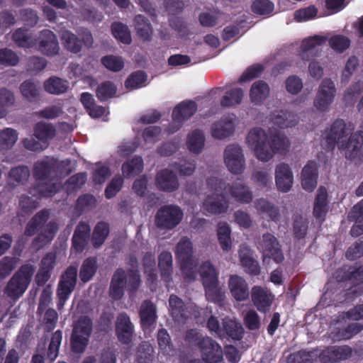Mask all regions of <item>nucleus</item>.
Listing matches in <instances>:
<instances>
[{
  "instance_id": "nucleus-18",
  "label": "nucleus",
  "mask_w": 363,
  "mask_h": 363,
  "mask_svg": "<svg viewBox=\"0 0 363 363\" xmlns=\"http://www.w3.org/2000/svg\"><path fill=\"white\" fill-rule=\"evenodd\" d=\"M259 248L263 255V262L269 264L272 259L276 263H279L284 259V255L279 247V245L276 238L272 234L267 233L263 235L262 241L259 245Z\"/></svg>"
},
{
  "instance_id": "nucleus-24",
  "label": "nucleus",
  "mask_w": 363,
  "mask_h": 363,
  "mask_svg": "<svg viewBox=\"0 0 363 363\" xmlns=\"http://www.w3.org/2000/svg\"><path fill=\"white\" fill-rule=\"evenodd\" d=\"M326 37L314 35L302 41L300 47V57L305 61L318 55L319 48L326 42Z\"/></svg>"
},
{
  "instance_id": "nucleus-45",
  "label": "nucleus",
  "mask_w": 363,
  "mask_h": 363,
  "mask_svg": "<svg viewBox=\"0 0 363 363\" xmlns=\"http://www.w3.org/2000/svg\"><path fill=\"white\" fill-rule=\"evenodd\" d=\"M269 147L272 150V158L276 153H286L290 147L289 139L281 135L270 136Z\"/></svg>"
},
{
  "instance_id": "nucleus-25",
  "label": "nucleus",
  "mask_w": 363,
  "mask_h": 363,
  "mask_svg": "<svg viewBox=\"0 0 363 363\" xmlns=\"http://www.w3.org/2000/svg\"><path fill=\"white\" fill-rule=\"evenodd\" d=\"M341 320H338L330 327L331 338L335 341L350 339L363 329V325L359 323H353L345 328H341Z\"/></svg>"
},
{
  "instance_id": "nucleus-56",
  "label": "nucleus",
  "mask_w": 363,
  "mask_h": 363,
  "mask_svg": "<svg viewBox=\"0 0 363 363\" xmlns=\"http://www.w3.org/2000/svg\"><path fill=\"white\" fill-rule=\"evenodd\" d=\"M112 33L116 38L125 44L131 42V36L128 27L121 23H114L112 25Z\"/></svg>"
},
{
  "instance_id": "nucleus-13",
  "label": "nucleus",
  "mask_w": 363,
  "mask_h": 363,
  "mask_svg": "<svg viewBox=\"0 0 363 363\" xmlns=\"http://www.w3.org/2000/svg\"><path fill=\"white\" fill-rule=\"evenodd\" d=\"M336 94V88L334 82L330 79H325L318 86L315 97L313 100V106L321 113L329 111Z\"/></svg>"
},
{
  "instance_id": "nucleus-26",
  "label": "nucleus",
  "mask_w": 363,
  "mask_h": 363,
  "mask_svg": "<svg viewBox=\"0 0 363 363\" xmlns=\"http://www.w3.org/2000/svg\"><path fill=\"white\" fill-rule=\"evenodd\" d=\"M155 183L160 190L164 191H175L179 186L178 179L173 173L172 167L159 172L155 178Z\"/></svg>"
},
{
  "instance_id": "nucleus-2",
  "label": "nucleus",
  "mask_w": 363,
  "mask_h": 363,
  "mask_svg": "<svg viewBox=\"0 0 363 363\" xmlns=\"http://www.w3.org/2000/svg\"><path fill=\"white\" fill-rule=\"evenodd\" d=\"M351 130L346 128L342 120H337L332 125L328 133H325L328 147L332 148L335 143L340 145V148L345 149V157L352 158L357 154L363 143V121L358 135H354L348 139Z\"/></svg>"
},
{
  "instance_id": "nucleus-21",
  "label": "nucleus",
  "mask_w": 363,
  "mask_h": 363,
  "mask_svg": "<svg viewBox=\"0 0 363 363\" xmlns=\"http://www.w3.org/2000/svg\"><path fill=\"white\" fill-rule=\"evenodd\" d=\"M38 50L48 56L58 53L60 47L56 35L50 30H42L38 38Z\"/></svg>"
},
{
  "instance_id": "nucleus-7",
  "label": "nucleus",
  "mask_w": 363,
  "mask_h": 363,
  "mask_svg": "<svg viewBox=\"0 0 363 363\" xmlns=\"http://www.w3.org/2000/svg\"><path fill=\"white\" fill-rule=\"evenodd\" d=\"M140 284V276L135 269L125 272L120 269L113 274L110 286V295L116 300L120 299L123 295L125 288L129 291L135 290Z\"/></svg>"
},
{
  "instance_id": "nucleus-39",
  "label": "nucleus",
  "mask_w": 363,
  "mask_h": 363,
  "mask_svg": "<svg viewBox=\"0 0 363 363\" xmlns=\"http://www.w3.org/2000/svg\"><path fill=\"white\" fill-rule=\"evenodd\" d=\"M18 140V133L11 128L0 130V150H9Z\"/></svg>"
},
{
  "instance_id": "nucleus-49",
  "label": "nucleus",
  "mask_w": 363,
  "mask_h": 363,
  "mask_svg": "<svg viewBox=\"0 0 363 363\" xmlns=\"http://www.w3.org/2000/svg\"><path fill=\"white\" fill-rule=\"evenodd\" d=\"M109 233V226L105 222H99L94 228L92 235V242L95 247H100Z\"/></svg>"
},
{
  "instance_id": "nucleus-3",
  "label": "nucleus",
  "mask_w": 363,
  "mask_h": 363,
  "mask_svg": "<svg viewBox=\"0 0 363 363\" xmlns=\"http://www.w3.org/2000/svg\"><path fill=\"white\" fill-rule=\"evenodd\" d=\"M206 185L210 191L201 206V211L206 215L221 214L228 208V201L225 199L226 183L223 179L210 177L206 179Z\"/></svg>"
},
{
  "instance_id": "nucleus-9",
  "label": "nucleus",
  "mask_w": 363,
  "mask_h": 363,
  "mask_svg": "<svg viewBox=\"0 0 363 363\" xmlns=\"http://www.w3.org/2000/svg\"><path fill=\"white\" fill-rule=\"evenodd\" d=\"M192 243L187 238H183L177 246L176 255L181 264V269L187 281L195 279V261L192 257Z\"/></svg>"
},
{
  "instance_id": "nucleus-64",
  "label": "nucleus",
  "mask_w": 363,
  "mask_h": 363,
  "mask_svg": "<svg viewBox=\"0 0 363 363\" xmlns=\"http://www.w3.org/2000/svg\"><path fill=\"white\" fill-rule=\"evenodd\" d=\"M18 62L19 57L14 51L8 48L0 50V64L6 66H15Z\"/></svg>"
},
{
  "instance_id": "nucleus-42",
  "label": "nucleus",
  "mask_w": 363,
  "mask_h": 363,
  "mask_svg": "<svg viewBox=\"0 0 363 363\" xmlns=\"http://www.w3.org/2000/svg\"><path fill=\"white\" fill-rule=\"evenodd\" d=\"M272 121L274 125L280 128L294 127L298 123L295 115L283 111L274 113Z\"/></svg>"
},
{
  "instance_id": "nucleus-63",
  "label": "nucleus",
  "mask_w": 363,
  "mask_h": 363,
  "mask_svg": "<svg viewBox=\"0 0 363 363\" xmlns=\"http://www.w3.org/2000/svg\"><path fill=\"white\" fill-rule=\"evenodd\" d=\"M116 92V86L110 82H106L99 86L96 94L99 99L104 101L113 96Z\"/></svg>"
},
{
  "instance_id": "nucleus-1",
  "label": "nucleus",
  "mask_w": 363,
  "mask_h": 363,
  "mask_svg": "<svg viewBox=\"0 0 363 363\" xmlns=\"http://www.w3.org/2000/svg\"><path fill=\"white\" fill-rule=\"evenodd\" d=\"M70 164L69 160L58 161L49 157L36 162L33 167V176L39 184L30 192L32 198L27 196L20 197L19 207L21 210L28 213L38 206V201L41 197H49L55 194L60 187L58 179L70 173Z\"/></svg>"
},
{
  "instance_id": "nucleus-4",
  "label": "nucleus",
  "mask_w": 363,
  "mask_h": 363,
  "mask_svg": "<svg viewBox=\"0 0 363 363\" xmlns=\"http://www.w3.org/2000/svg\"><path fill=\"white\" fill-rule=\"evenodd\" d=\"M48 210H42L38 212L27 224L25 235H33L36 231L40 230L38 236L34 240L33 245L40 249L49 243L57 230V225L55 222H49L45 224L49 218Z\"/></svg>"
},
{
  "instance_id": "nucleus-12",
  "label": "nucleus",
  "mask_w": 363,
  "mask_h": 363,
  "mask_svg": "<svg viewBox=\"0 0 363 363\" xmlns=\"http://www.w3.org/2000/svg\"><path fill=\"white\" fill-rule=\"evenodd\" d=\"M223 162L232 174H242L245 169V159L242 147L236 144L226 146L223 152Z\"/></svg>"
},
{
  "instance_id": "nucleus-15",
  "label": "nucleus",
  "mask_w": 363,
  "mask_h": 363,
  "mask_svg": "<svg viewBox=\"0 0 363 363\" xmlns=\"http://www.w3.org/2000/svg\"><path fill=\"white\" fill-rule=\"evenodd\" d=\"M197 111V105L193 101H184L179 103L173 110L172 123L167 130L171 134L178 130L183 123L192 116Z\"/></svg>"
},
{
  "instance_id": "nucleus-37",
  "label": "nucleus",
  "mask_w": 363,
  "mask_h": 363,
  "mask_svg": "<svg viewBox=\"0 0 363 363\" xmlns=\"http://www.w3.org/2000/svg\"><path fill=\"white\" fill-rule=\"evenodd\" d=\"M223 337L221 338H231L240 340L242 337L243 328L241 324L235 320L223 319Z\"/></svg>"
},
{
  "instance_id": "nucleus-27",
  "label": "nucleus",
  "mask_w": 363,
  "mask_h": 363,
  "mask_svg": "<svg viewBox=\"0 0 363 363\" xmlns=\"http://www.w3.org/2000/svg\"><path fill=\"white\" fill-rule=\"evenodd\" d=\"M228 287L233 298L238 301H243L249 296V287L246 281L238 275L230 276Z\"/></svg>"
},
{
  "instance_id": "nucleus-43",
  "label": "nucleus",
  "mask_w": 363,
  "mask_h": 363,
  "mask_svg": "<svg viewBox=\"0 0 363 363\" xmlns=\"http://www.w3.org/2000/svg\"><path fill=\"white\" fill-rule=\"evenodd\" d=\"M69 87V83L60 78L52 77L44 83L45 90L51 94H60L65 92Z\"/></svg>"
},
{
  "instance_id": "nucleus-10",
  "label": "nucleus",
  "mask_w": 363,
  "mask_h": 363,
  "mask_svg": "<svg viewBox=\"0 0 363 363\" xmlns=\"http://www.w3.org/2000/svg\"><path fill=\"white\" fill-rule=\"evenodd\" d=\"M92 331V322L88 317L84 316L74 323L71 337L72 350L75 353H82L89 340Z\"/></svg>"
},
{
  "instance_id": "nucleus-16",
  "label": "nucleus",
  "mask_w": 363,
  "mask_h": 363,
  "mask_svg": "<svg viewBox=\"0 0 363 363\" xmlns=\"http://www.w3.org/2000/svg\"><path fill=\"white\" fill-rule=\"evenodd\" d=\"M183 218V212L179 207L167 205L162 207L156 216L157 225L162 228L172 229L176 227Z\"/></svg>"
},
{
  "instance_id": "nucleus-19",
  "label": "nucleus",
  "mask_w": 363,
  "mask_h": 363,
  "mask_svg": "<svg viewBox=\"0 0 363 363\" xmlns=\"http://www.w3.org/2000/svg\"><path fill=\"white\" fill-rule=\"evenodd\" d=\"M274 299V295L269 289L255 286L251 289V300L255 307L261 313L269 311Z\"/></svg>"
},
{
  "instance_id": "nucleus-14",
  "label": "nucleus",
  "mask_w": 363,
  "mask_h": 363,
  "mask_svg": "<svg viewBox=\"0 0 363 363\" xmlns=\"http://www.w3.org/2000/svg\"><path fill=\"white\" fill-rule=\"evenodd\" d=\"M77 277V268L76 267H69L61 276L57 286V296L59 301L57 303L58 309H61L70 294L74 291Z\"/></svg>"
},
{
  "instance_id": "nucleus-29",
  "label": "nucleus",
  "mask_w": 363,
  "mask_h": 363,
  "mask_svg": "<svg viewBox=\"0 0 363 363\" xmlns=\"http://www.w3.org/2000/svg\"><path fill=\"white\" fill-rule=\"evenodd\" d=\"M317 165L314 162H309L303 167L301 173V185L308 191H312L317 184Z\"/></svg>"
},
{
  "instance_id": "nucleus-36",
  "label": "nucleus",
  "mask_w": 363,
  "mask_h": 363,
  "mask_svg": "<svg viewBox=\"0 0 363 363\" xmlns=\"http://www.w3.org/2000/svg\"><path fill=\"white\" fill-rule=\"evenodd\" d=\"M30 176V170L26 166H18L12 168L8 177V184L16 186L26 182Z\"/></svg>"
},
{
  "instance_id": "nucleus-59",
  "label": "nucleus",
  "mask_w": 363,
  "mask_h": 363,
  "mask_svg": "<svg viewBox=\"0 0 363 363\" xmlns=\"http://www.w3.org/2000/svg\"><path fill=\"white\" fill-rule=\"evenodd\" d=\"M102 64L109 70L118 72L124 66V62L122 57L114 55H107L101 59Z\"/></svg>"
},
{
  "instance_id": "nucleus-34",
  "label": "nucleus",
  "mask_w": 363,
  "mask_h": 363,
  "mask_svg": "<svg viewBox=\"0 0 363 363\" xmlns=\"http://www.w3.org/2000/svg\"><path fill=\"white\" fill-rule=\"evenodd\" d=\"M186 147L194 154L201 152L205 145V136L201 130H194L187 135Z\"/></svg>"
},
{
  "instance_id": "nucleus-46",
  "label": "nucleus",
  "mask_w": 363,
  "mask_h": 363,
  "mask_svg": "<svg viewBox=\"0 0 363 363\" xmlns=\"http://www.w3.org/2000/svg\"><path fill=\"white\" fill-rule=\"evenodd\" d=\"M12 39L18 46L23 48H30L33 47L36 43L30 34L23 28L17 29L12 35Z\"/></svg>"
},
{
  "instance_id": "nucleus-60",
  "label": "nucleus",
  "mask_w": 363,
  "mask_h": 363,
  "mask_svg": "<svg viewBox=\"0 0 363 363\" xmlns=\"http://www.w3.org/2000/svg\"><path fill=\"white\" fill-rule=\"evenodd\" d=\"M254 13L259 15H269L274 10V4L269 0H256L252 5Z\"/></svg>"
},
{
  "instance_id": "nucleus-28",
  "label": "nucleus",
  "mask_w": 363,
  "mask_h": 363,
  "mask_svg": "<svg viewBox=\"0 0 363 363\" xmlns=\"http://www.w3.org/2000/svg\"><path fill=\"white\" fill-rule=\"evenodd\" d=\"M133 333V325L129 317L124 314H120L117 318L116 334L120 342L128 344L130 342Z\"/></svg>"
},
{
  "instance_id": "nucleus-57",
  "label": "nucleus",
  "mask_w": 363,
  "mask_h": 363,
  "mask_svg": "<svg viewBox=\"0 0 363 363\" xmlns=\"http://www.w3.org/2000/svg\"><path fill=\"white\" fill-rule=\"evenodd\" d=\"M20 91L29 101H34L39 95V87L31 81L24 82L20 86Z\"/></svg>"
},
{
  "instance_id": "nucleus-5",
  "label": "nucleus",
  "mask_w": 363,
  "mask_h": 363,
  "mask_svg": "<svg viewBox=\"0 0 363 363\" xmlns=\"http://www.w3.org/2000/svg\"><path fill=\"white\" fill-rule=\"evenodd\" d=\"M34 269L30 264L23 265L7 283L4 289L6 296L13 301L22 296L29 286Z\"/></svg>"
},
{
  "instance_id": "nucleus-6",
  "label": "nucleus",
  "mask_w": 363,
  "mask_h": 363,
  "mask_svg": "<svg viewBox=\"0 0 363 363\" xmlns=\"http://www.w3.org/2000/svg\"><path fill=\"white\" fill-rule=\"evenodd\" d=\"M270 135L259 127L251 128L246 137V143L253 150L256 158L262 162H268L272 159V150L269 147Z\"/></svg>"
},
{
  "instance_id": "nucleus-23",
  "label": "nucleus",
  "mask_w": 363,
  "mask_h": 363,
  "mask_svg": "<svg viewBox=\"0 0 363 363\" xmlns=\"http://www.w3.org/2000/svg\"><path fill=\"white\" fill-rule=\"evenodd\" d=\"M225 195L229 194L235 201L248 203L252 199V193L241 179H236L232 185H226Z\"/></svg>"
},
{
  "instance_id": "nucleus-55",
  "label": "nucleus",
  "mask_w": 363,
  "mask_h": 363,
  "mask_svg": "<svg viewBox=\"0 0 363 363\" xmlns=\"http://www.w3.org/2000/svg\"><path fill=\"white\" fill-rule=\"evenodd\" d=\"M157 341L161 352L167 355H172L173 345L170 343V337L167 332L162 329L158 332Z\"/></svg>"
},
{
  "instance_id": "nucleus-53",
  "label": "nucleus",
  "mask_w": 363,
  "mask_h": 363,
  "mask_svg": "<svg viewBox=\"0 0 363 363\" xmlns=\"http://www.w3.org/2000/svg\"><path fill=\"white\" fill-rule=\"evenodd\" d=\"M147 80V75L142 71L135 72L131 74L125 82V86L133 90L140 88Z\"/></svg>"
},
{
  "instance_id": "nucleus-47",
  "label": "nucleus",
  "mask_w": 363,
  "mask_h": 363,
  "mask_svg": "<svg viewBox=\"0 0 363 363\" xmlns=\"http://www.w3.org/2000/svg\"><path fill=\"white\" fill-rule=\"evenodd\" d=\"M230 228L226 223H220L218 226L217 235L220 245L223 250L228 251L232 246Z\"/></svg>"
},
{
  "instance_id": "nucleus-38",
  "label": "nucleus",
  "mask_w": 363,
  "mask_h": 363,
  "mask_svg": "<svg viewBox=\"0 0 363 363\" xmlns=\"http://www.w3.org/2000/svg\"><path fill=\"white\" fill-rule=\"evenodd\" d=\"M142 326L148 328L156 320V308L155 306L150 301H144L140 307V311Z\"/></svg>"
},
{
  "instance_id": "nucleus-51",
  "label": "nucleus",
  "mask_w": 363,
  "mask_h": 363,
  "mask_svg": "<svg viewBox=\"0 0 363 363\" xmlns=\"http://www.w3.org/2000/svg\"><path fill=\"white\" fill-rule=\"evenodd\" d=\"M62 41L67 50L74 53L81 50V43L77 36L69 30H62L60 35Z\"/></svg>"
},
{
  "instance_id": "nucleus-44",
  "label": "nucleus",
  "mask_w": 363,
  "mask_h": 363,
  "mask_svg": "<svg viewBox=\"0 0 363 363\" xmlns=\"http://www.w3.org/2000/svg\"><path fill=\"white\" fill-rule=\"evenodd\" d=\"M256 209L263 217L269 218L272 220H277L279 217L278 209L272 205L268 201L260 199L255 202Z\"/></svg>"
},
{
  "instance_id": "nucleus-50",
  "label": "nucleus",
  "mask_w": 363,
  "mask_h": 363,
  "mask_svg": "<svg viewBox=\"0 0 363 363\" xmlns=\"http://www.w3.org/2000/svg\"><path fill=\"white\" fill-rule=\"evenodd\" d=\"M159 267L161 275L165 281L169 279L172 272V257L170 252H163L159 256Z\"/></svg>"
},
{
  "instance_id": "nucleus-32",
  "label": "nucleus",
  "mask_w": 363,
  "mask_h": 363,
  "mask_svg": "<svg viewBox=\"0 0 363 363\" xmlns=\"http://www.w3.org/2000/svg\"><path fill=\"white\" fill-rule=\"evenodd\" d=\"M328 194L324 187H320L315 199L313 216L316 219L323 220L328 211Z\"/></svg>"
},
{
  "instance_id": "nucleus-40",
  "label": "nucleus",
  "mask_w": 363,
  "mask_h": 363,
  "mask_svg": "<svg viewBox=\"0 0 363 363\" xmlns=\"http://www.w3.org/2000/svg\"><path fill=\"white\" fill-rule=\"evenodd\" d=\"M244 96L241 88H233L227 91L220 100V104L224 107H233L240 104Z\"/></svg>"
},
{
  "instance_id": "nucleus-48",
  "label": "nucleus",
  "mask_w": 363,
  "mask_h": 363,
  "mask_svg": "<svg viewBox=\"0 0 363 363\" xmlns=\"http://www.w3.org/2000/svg\"><path fill=\"white\" fill-rule=\"evenodd\" d=\"M164 132L159 126H149L143 132V138L145 143V148H149L155 143L160 140Z\"/></svg>"
},
{
  "instance_id": "nucleus-11",
  "label": "nucleus",
  "mask_w": 363,
  "mask_h": 363,
  "mask_svg": "<svg viewBox=\"0 0 363 363\" xmlns=\"http://www.w3.org/2000/svg\"><path fill=\"white\" fill-rule=\"evenodd\" d=\"M169 304L172 318L179 323H184L192 315L197 322H200L199 315L205 313L203 309H198L192 303L184 305L182 301L175 295L170 296Z\"/></svg>"
},
{
  "instance_id": "nucleus-31",
  "label": "nucleus",
  "mask_w": 363,
  "mask_h": 363,
  "mask_svg": "<svg viewBox=\"0 0 363 363\" xmlns=\"http://www.w3.org/2000/svg\"><path fill=\"white\" fill-rule=\"evenodd\" d=\"M91 228L85 222H80L72 238L73 247L77 252H82L86 245L89 237Z\"/></svg>"
},
{
  "instance_id": "nucleus-20",
  "label": "nucleus",
  "mask_w": 363,
  "mask_h": 363,
  "mask_svg": "<svg viewBox=\"0 0 363 363\" xmlns=\"http://www.w3.org/2000/svg\"><path fill=\"white\" fill-rule=\"evenodd\" d=\"M203 359L208 363H217L223 359L221 347L211 337H204L199 342Z\"/></svg>"
},
{
  "instance_id": "nucleus-17",
  "label": "nucleus",
  "mask_w": 363,
  "mask_h": 363,
  "mask_svg": "<svg viewBox=\"0 0 363 363\" xmlns=\"http://www.w3.org/2000/svg\"><path fill=\"white\" fill-rule=\"evenodd\" d=\"M238 125V120L234 113L225 114L212 124L211 134L216 139H225L233 134Z\"/></svg>"
},
{
  "instance_id": "nucleus-52",
  "label": "nucleus",
  "mask_w": 363,
  "mask_h": 363,
  "mask_svg": "<svg viewBox=\"0 0 363 363\" xmlns=\"http://www.w3.org/2000/svg\"><path fill=\"white\" fill-rule=\"evenodd\" d=\"M135 28L139 36L143 40H149L152 35L150 24L147 23L145 18L141 15H138L135 17Z\"/></svg>"
},
{
  "instance_id": "nucleus-58",
  "label": "nucleus",
  "mask_w": 363,
  "mask_h": 363,
  "mask_svg": "<svg viewBox=\"0 0 363 363\" xmlns=\"http://www.w3.org/2000/svg\"><path fill=\"white\" fill-rule=\"evenodd\" d=\"M62 339V335L60 330H57L52 336L48 351V357L51 361L55 360L58 355V350L61 345Z\"/></svg>"
},
{
  "instance_id": "nucleus-61",
  "label": "nucleus",
  "mask_w": 363,
  "mask_h": 363,
  "mask_svg": "<svg viewBox=\"0 0 363 363\" xmlns=\"http://www.w3.org/2000/svg\"><path fill=\"white\" fill-rule=\"evenodd\" d=\"M329 44L336 52H342L350 47V40L344 35H337L330 38Z\"/></svg>"
},
{
  "instance_id": "nucleus-54",
  "label": "nucleus",
  "mask_w": 363,
  "mask_h": 363,
  "mask_svg": "<svg viewBox=\"0 0 363 363\" xmlns=\"http://www.w3.org/2000/svg\"><path fill=\"white\" fill-rule=\"evenodd\" d=\"M96 269V262L94 258L86 259L80 269L79 277L83 282L89 281L95 274Z\"/></svg>"
},
{
  "instance_id": "nucleus-22",
  "label": "nucleus",
  "mask_w": 363,
  "mask_h": 363,
  "mask_svg": "<svg viewBox=\"0 0 363 363\" xmlns=\"http://www.w3.org/2000/svg\"><path fill=\"white\" fill-rule=\"evenodd\" d=\"M275 183L279 191L288 192L294 184V174L290 167L280 163L275 168Z\"/></svg>"
},
{
  "instance_id": "nucleus-33",
  "label": "nucleus",
  "mask_w": 363,
  "mask_h": 363,
  "mask_svg": "<svg viewBox=\"0 0 363 363\" xmlns=\"http://www.w3.org/2000/svg\"><path fill=\"white\" fill-rule=\"evenodd\" d=\"M269 85L263 81H257L252 84L250 89V98L252 103L259 104L269 95Z\"/></svg>"
},
{
  "instance_id": "nucleus-62",
  "label": "nucleus",
  "mask_w": 363,
  "mask_h": 363,
  "mask_svg": "<svg viewBox=\"0 0 363 363\" xmlns=\"http://www.w3.org/2000/svg\"><path fill=\"white\" fill-rule=\"evenodd\" d=\"M252 181L259 187H266L272 182V177L269 170L257 169L252 176Z\"/></svg>"
},
{
  "instance_id": "nucleus-41",
  "label": "nucleus",
  "mask_w": 363,
  "mask_h": 363,
  "mask_svg": "<svg viewBox=\"0 0 363 363\" xmlns=\"http://www.w3.org/2000/svg\"><path fill=\"white\" fill-rule=\"evenodd\" d=\"M143 169V162L141 157H135L122 165V173L124 177L131 178L139 174Z\"/></svg>"
},
{
  "instance_id": "nucleus-30",
  "label": "nucleus",
  "mask_w": 363,
  "mask_h": 363,
  "mask_svg": "<svg viewBox=\"0 0 363 363\" xmlns=\"http://www.w3.org/2000/svg\"><path fill=\"white\" fill-rule=\"evenodd\" d=\"M239 256L241 264L245 268L246 272L251 275H257L259 274V267L258 263L252 257V252L247 245H240Z\"/></svg>"
},
{
  "instance_id": "nucleus-35",
  "label": "nucleus",
  "mask_w": 363,
  "mask_h": 363,
  "mask_svg": "<svg viewBox=\"0 0 363 363\" xmlns=\"http://www.w3.org/2000/svg\"><path fill=\"white\" fill-rule=\"evenodd\" d=\"M55 135V129L51 123L45 122L37 123L33 129V136L44 142L48 146V142Z\"/></svg>"
},
{
  "instance_id": "nucleus-8",
  "label": "nucleus",
  "mask_w": 363,
  "mask_h": 363,
  "mask_svg": "<svg viewBox=\"0 0 363 363\" xmlns=\"http://www.w3.org/2000/svg\"><path fill=\"white\" fill-rule=\"evenodd\" d=\"M203 284L208 300L220 303L224 297V292L218 286V274L216 269L209 262H205L199 269Z\"/></svg>"
}]
</instances>
